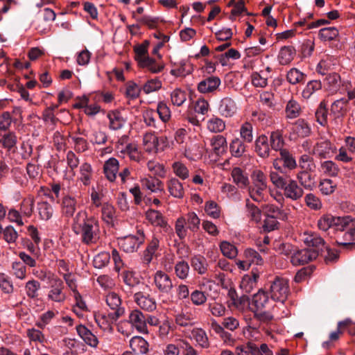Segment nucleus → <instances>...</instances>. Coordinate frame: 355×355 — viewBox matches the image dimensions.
Returning a JSON list of instances; mask_svg holds the SVG:
<instances>
[{"mask_svg": "<svg viewBox=\"0 0 355 355\" xmlns=\"http://www.w3.org/2000/svg\"><path fill=\"white\" fill-rule=\"evenodd\" d=\"M268 302V297L263 291H259L254 294L252 300L249 302V309L253 313H257L265 307L266 304Z\"/></svg>", "mask_w": 355, "mask_h": 355, "instance_id": "20", "label": "nucleus"}, {"mask_svg": "<svg viewBox=\"0 0 355 355\" xmlns=\"http://www.w3.org/2000/svg\"><path fill=\"white\" fill-rule=\"evenodd\" d=\"M293 131L300 137H308L311 133L309 125L304 119H298L293 125Z\"/></svg>", "mask_w": 355, "mask_h": 355, "instance_id": "44", "label": "nucleus"}, {"mask_svg": "<svg viewBox=\"0 0 355 355\" xmlns=\"http://www.w3.org/2000/svg\"><path fill=\"white\" fill-rule=\"evenodd\" d=\"M162 81L156 78L148 80L144 85L142 89L145 94H148L150 93L159 90L162 88Z\"/></svg>", "mask_w": 355, "mask_h": 355, "instance_id": "64", "label": "nucleus"}, {"mask_svg": "<svg viewBox=\"0 0 355 355\" xmlns=\"http://www.w3.org/2000/svg\"><path fill=\"white\" fill-rule=\"evenodd\" d=\"M174 270L176 277L184 280L189 277L190 267L187 261L182 260L175 263Z\"/></svg>", "mask_w": 355, "mask_h": 355, "instance_id": "45", "label": "nucleus"}, {"mask_svg": "<svg viewBox=\"0 0 355 355\" xmlns=\"http://www.w3.org/2000/svg\"><path fill=\"white\" fill-rule=\"evenodd\" d=\"M310 170H302L297 173L296 178L301 187L313 190L316 187L314 177L311 174Z\"/></svg>", "mask_w": 355, "mask_h": 355, "instance_id": "21", "label": "nucleus"}, {"mask_svg": "<svg viewBox=\"0 0 355 355\" xmlns=\"http://www.w3.org/2000/svg\"><path fill=\"white\" fill-rule=\"evenodd\" d=\"M280 159L283 162V166L289 170H293L297 167V162L293 155L287 150H282L279 153Z\"/></svg>", "mask_w": 355, "mask_h": 355, "instance_id": "42", "label": "nucleus"}, {"mask_svg": "<svg viewBox=\"0 0 355 355\" xmlns=\"http://www.w3.org/2000/svg\"><path fill=\"white\" fill-rule=\"evenodd\" d=\"M207 128L212 132H221L225 128V123L221 119L214 116L207 121Z\"/></svg>", "mask_w": 355, "mask_h": 355, "instance_id": "57", "label": "nucleus"}, {"mask_svg": "<svg viewBox=\"0 0 355 355\" xmlns=\"http://www.w3.org/2000/svg\"><path fill=\"white\" fill-rule=\"evenodd\" d=\"M304 242L313 251H317L318 257L326 249L329 254V249L325 246L324 239L315 232H305L304 234Z\"/></svg>", "mask_w": 355, "mask_h": 355, "instance_id": "10", "label": "nucleus"}, {"mask_svg": "<svg viewBox=\"0 0 355 355\" xmlns=\"http://www.w3.org/2000/svg\"><path fill=\"white\" fill-rule=\"evenodd\" d=\"M167 189L171 196L182 199L184 196V189L182 184L175 178H171L167 182Z\"/></svg>", "mask_w": 355, "mask_h": 355, "instance_id": "26", "label": "nucleus"}, {"mask_svg": "<svg viewBox=\"0 0 355 355\" xmlns=\"http://www.w3.org/2000/svg\"><path fill=\"white\" fill-rule=\"evenodd\" d=\"M119 169V161L114 157L109 158L104 163L103 173L106 179L110 182H114L116 180Z\"/></svg>", "mask_w": 355, "mask_h": 355, "instance_id": "15", "label": "nucleus"}, {"mask_svg": "<svg viewBox=\"0 0 355 355\" xmlns=\"http://www.w3.org/2000/svg\"><path fill=\"white\" fill-rule=\"evenodd\" d=\"M347 103L348 101L345 98L336 100L331 105V112L337 116L343 115L347 110Z\"/></svg>", "mask_w": 355, "mask_h": 355, "instance_id": "61", "label": "nucleus"}, {"mask_svg": "<svg viewBox=\"0 0 355 355\" xmlns=\"http://www.w3.org/2000/svg\"><path fill=\"white\" fill-rule=\"evenodd\" d=\"M282 189L284 190V196L292 200H299L304 195L303 188L293 179L288 180Z\"/></svg>", "mask_w": 355, "mask_h": 355, "instance_id": "14", "label": "nucleus"}, {"mask_svg": "<svg viewBox=\"0 0 355 355\" xmlns=\"http://www.w3.org/2000/svg\"><path fill=\"white\" fill-rule=\"evenodd\" d=\"M262 52L263 49L259 46L245 48V68L253 69L261 65Z\"/></svg>", "mask_w": 355, "mask_h": 355, "instance_id": "12", "label": "nucleus"}, {"mask_svg": "<svg viewBox=\"0 0 355 355\" xmlns=\"http://www.w3.org/2000/svg\"><path fill=\"white\" fill-rule=\"evenodd\" d=\"M336 153V147L329 140L318 141L312 149V154L320 159L331 158Z\"/></svg>", "mask_w": 355, "mask_h": 355, "instance_id": "7", "label": "nucleus"}, {"mask_svg": "<svg viewBox=\"0 0 355 355\" xmlns=\"http://www.w3.org/2000/svg\"><path fill=\"white\" fill-rule=\"evenodd\" d=\"M149 44L150 42L148 40H145L141 44L134 47L135 59L137 63L149 56L148 52Z\"/></svg>", "mask_w": 355, "mask_h": 355, "instance_id": "49", "label": "nucleus"}, {"mask_svg": "<svg viewBox=\"0 0 355 355\" xmlns=\"http://www.w3.org/2000/svg\"><path fill=\"white\" fill-rule=\"evenodd\" d=\"M250 178L256 187H261V189H266V176L261 170L253 168Z\"/></svg>", "mask_w": 355, "mask_h": 355, "instance_id": "40", "label": "nucleus"}, {"mask_svg": "<svg viewBox=\"0 0 355 355\" xmlns=\"http://www.w3.org/2000/svg\"><path fill=\"white\" fill-rule=\"evenodd\" d=\"M105 302L110 309L113 311L109 316L112 318V320H116L125 313V309L122 307L121 300L119 295L114 292L109 293L105 297Z\"/></svg>", "mask_w": 355, "mask_h": 355, "instance_id": "8", "label": "nucleus"}, {"mask_svg": "<svg viewBox=\"0 0 355 355\" xmlns=\"http://www.w3.org/2000/svg\"><path fill=\"white\" fill-rule=\"evenodd\" d=\"M134 300L137 304L144 310L153 311L157 308L155 300L149 295H144L141 292L134 295Z\"/></svg>", "mask_w": 355, "mask_h": 355, "instance_id": "18", "label": "nucleus"}, {"mask_svg": "<svg viewBox=\"0 0 355 355\" xmlns=\"http://www.w3.org/2000/svg\"><path fill=\"white\" fill-rule=\"evenodd\" d=\"M64 288V283L60 278H52L47 295L48 300L58 303L64 302L66 300V295L63 291Z\"/></svg>", "mask_w": 355, "mask_h": 355, "instance_id": "6", "label": "nucleus"}, {"mask_svg": "<svg viewBox=\"0 0 355 355\" xmlns=\"http://www.w3.org/2000/svg\"><path fill=\"white\" fill-rule=\"evenodd\" d=\"M205 211L208 216L216 219L220 216L221 208L216 202L209 200L205 203Z\"/></svg>", "mask_w": 355, "mask_h": 355, "instance_id": "56", "label": "nucleus"}, {"mask_svg": "<svg viewBox=\"0 0 355 355\" xmlns=\"http://www.w3.org/2000/svg\"><path fill=\"white\" fill-rule=\"evenodd\" d=\"M192 71V67L189 63L180 62L176 67L171 69V73L175 76H185Z\"/></svg>", "mask_w": 355, "mask_h": 355, "instance_id": "54", "label": "nucleus"}, {"mask_svg": "<svg viewBox=\"0 0 355 355\" xmlns=\"http://www.w3.org/2000/svg\"><path fill=\"white\" fill-rule=\"evenodd\" d=\"M0 144L4 148L10 150L17 144V137L13 132H8L2 135L0 132Z\"/></svg>", "mask_w": 355, "mask_h": 355, "instance_id": "51", "label": "nucleus"}, {"mask_svg": "<svg viewBox=\"0 0 355 355\" xmlns=\"http://www.w3.org/2000/svg\"><path fill=\"white\" fill-rule=\"evenodd\" d=\"M123 155H127L129 159L137 163L144 160V153L139 149L138 145L135 143L128 144L124 148L120 150Z\"/></svg>", "mask_w": 355, "mask_h": 355, "instance_id": "19", "label": "nucleus"}, {"mask_svg": "<svg viewBox=\"0 0 355 355\" xmlns=\"http://www.w3.org/2000/svg\"><path fill=\"white\" fill-rule=\"evenodd\" d=\"M76 331L80 337L85 341V343L92 347H96L98 344V340L96 335H94L89 329L85 325H78Z\"/></svg>", "mask_w": 355, "mask_h": 355, "instance_id": "22", "label": "nucleus"}, {"mask_svg": "<svg viewBox=\"0 0 355 355\" xmlns=\"http://www.w3.org/2000/svg\"><path fill=\"white\" fill-rule=\"evenodd\" d=\"M255 151L261 157H268L270 149L267 137L261 135L257 139L255 142Z\"/></svg>", "mask_w": 355, "mask_h": 355, "instance_id": "36", "label": "nucleus"}, {"mask_svg": "<svg viewBox=\"0 0 355 355\" xmlns=\"http://www.w3.org/2000/svg\"><path fill=\"white\" fill-rule=\"evenodd\" d=\"M111 320L112 318L109 316V315L107 316L101 313L95 315V321L96 324L103 331H112Z\"/></svg>", "mask_w": 355, "mask_h": 355, "instance_id": "52", "label": "nucleus"}, {"mask_svg": "<svg viewBox=\"0 0 355 355\" xmlns=\"http://www.w3.org/2000/svg\"><path fill=\"white\" fill-rule=\"evenodd\" d=\"M101 213L102 219L105 223L110 224L113 222V219L115 215V209L112 205L109 203H104L102 205Z\"/></svg>", "mask_w": 355, "mask_h": 355, "instance_id": "60", "label": "nucleus"}, {"mask_svg": "<svg viewBox=\"0 0 355 355\" xmlns=\"http://www.w3.org/2000/svg\"><path fill=\"white\" fill-rule=\"evenodd\" d=\"M270 143L272 149L275 151H279V153H281V150L286 149L284 148V141L283 137L278 131L272 132L271 133L270 137Z\"/></svg>", "mask_w": 355, "mask_h": 355, "instance_id": "47", "label": "nucleus"}, {"mask_svg": "<svg viewBox=\"0 0 355 355\" xmlns=\"http://www.w3.org/2000/svg\"><path fill=\"white\" fill-rule=\"evenodd\" d=\"M191 265L193 270L200 275H204L207 271L208 263L206 259L202 256H194L191 259Z\"/></svg>", "mask_w": 355, "mask_h": 355, "instance_id": "37", "label": "nucleus"}, {"mask_svg": "<svg viewBox=\"0 0 355 355\" xmlns=\"http://www.w3.org/2000/svg\"><path fill=\"white\" fill-rule=\"evenodd\" d=\"M140 68L146 69L152 73H157L161 72L164 65L163 63L156 61L155 59L148 56L137 63Z\"/></svg>", "mask_w": 355, "mask_h": 355, "instance_id": "27", "label": "nucleus"}, {"mask_svg": "<svg viewBox=\"0 0 355 355\" xmlns=\"http://www.w3.org/2000/svg\"><path fill=\"white\" fill-rule=\"evenodd\" d=\"M92 175L93 169L91 164L87 162L83 163L80 167L79 180L85 186L90 184Z\"/></svg>", "mask_w": 355, "mask_h": 355, "instance_id": "39", "label": "nucleus"}, {"mask_svg": "<svg viewBox=\"0 0 355 355\" xmlns=\"http://www.w3.org/2000/svg\"><path fill=\"white\" fill-rule=\"evenodd\" d=\"M301 106L299 103L293 98L290 99L285 107L286 117L288 119H295L301 113Z\"/></svg>", "mask_w": 355, "mask_h": 355, "instance_id": "35", "label": "nucleus"}, {"mask_svg": "<svg viewBox=\"0 0 355 355\" xmlns=\"http://www.w3.org/2000/svg\"><path fill=\"white\" fill-rule=\"evenodd\" d=\"M339 34L338 30L335 27L323 28L320 30L318 36L322 41L335 40Z\"/></svg>", "mask_w": 355, "mask_h": 355, "instance_id": "53", "label": "nucleus"}, {"mask_svg": "<svg viewBox=\"0 0 355 355\" xmlns=\"http://www.w3.org/2000/svg\"><path fill=\"white\" fill-rule=\"evenodd\" d=\"M173 173L182 180H186L189 176L187 167L180 162H175L172 164Z\"/></svg>", "mask_w": 355, "mask_h": 355, "instance_id": "63", "label": "nucleus"}, {"mask_svg": "<svg viewBox=\"0 0 355 355\" xmlns=\"http://www.w3.org/2000/svg\"><path fill=\"white\" fill-rule=\"evenodd\" d=\"M211 151L216 157L224 155L227 148V141L225 137L220 135L213 136L210 139Z\"/></svg>", "mask_w": 355, "mask_h": 355, "instance_id": "17", "label": "nucleus"}, {"mask_svg": "<svg viewBox=\"0 0 355 355\" xmlns=\"http://www.w3.org/2000/svg\"><path fill=\"white\" fill-rule=\"evenodd\" d=\"M318 257L317 251H313L309 248L294 250L291 257V263L295 266L304 265Z\"/></svg>", "mask_w": 355, "mask_h": 355, "instance_id": "9", "label": "nucleus"}, {"mask_svg": "<svg viewBox=\"0 0 355 355\" xmlns=\"http://www.w3.org/2000/svg\"><path fill=\"white\" fill-rule=\"evenodd\" d=\"M80 207V198L68 193L63 196L61 200L60 211L65 218H72Z\"/></svg>", "mask_w": 355, "mask_h": 355, "instance_id": "5", "label": "nucleus"}, {"mask_svg": "<svg viewBox=\"0 0 355 355\" xmlns=\"http://www.w3.org/2000/svg\"><path fill=\"white\" fill-rule=\"evenodd\" d=\"M159 246V239L153 236L148 243L146 249L144 252V261L148 264L151 262L153 257L155 255L156 251Z\"/></svg>", "mask_w": 355, "mask_h": 355, "instance_id": "30", "label": "nucleus"}, {"mask_svg": "<svg viewBox=\"0 0 355 355\" xmlns=\"http://www.w3.org/2000/svg\"><path fill=\"white\" fill-rule=\"evenodd\" d=\"M230 152L234 157H241L244 153V144L243 140L236 138L230 144Z\"/></svg>", "mask_w": 355, "mask_h": 355, "instance_id": "62", "label": "nucleus"}, {"mask_svg": "<svg viewBox=\"0 0 355 355\" xmlns=\"http://www.w3.org/2000/svg\"><path fill=\"white\" fill-rule=\"evenodd\" d=\"M245 212L250 219V223L258 224L261 221V211L257 206L245 202Z\"/></svg>", "mask_w": 355, "mask_h": 355, "instance_id": "33", "label": "nucleus"}, {"mask_svg": "<svg viewBox=\"0 0 355 355\" xmlns=\"http://www.w3.org/2000/svg\"><path fill=\"white\" fill-rule=\"evenodd\" d=\"M146 218L153 225L163 228L165 231L170 229V226L164 219L162 214L155 209H148L146 212Z\"/></svg>", "mask_w": 355, "mask_h": 355, "instance_id": "16", "label": "nucleus"}, {"mask_svg": "<svg viewBox=\"0 0 355 355\" xmlns=\"http://www.w3.org/2000/svg\"><path fill=\"white\" fill-rule=\"evenodd\" d=\"M295 49L293 46H283L278 55V60L281 64H289L294 58Z\"/></svg>", "mask_w": 355, "mask_h": 355, "instance_id": "34", "label": "nucleus"}, {"mask_svg": "<svg viewBox=\"0 0 355 355\" xmlns=\"http://www.w3.org/2000/svg\"><path fill=\"white\" fill-rule=\"evenodd\" d=\"M144 241V232L142 230H138L136 235H128L119 238L118 244L119 248L125 252L132 253L137 251Z\"/></svg>", "mask_w": 355, "mask_h": 355, "instance_id": "3", "label": "nucleus"}, {"mask_svg": "<svg viewBox=\"0 0 355 355\" xmlns=\"http://www.w3.org/2000/svg\"><path fill=\"white\" fill-rule=\"evenodd\" d=\"M144 148L148 153L158 152L157 136L152 132H146L144 135L143 142Z\"/></svg>", "mask_w": 355, "mask_h": 355, "instance_id": "28", "label": "nucleus"}, {"mask_svg": "<svg viewBox=\"0 0 355 355\" xmlns=\"http://www.w3.org/2000/svg\"><path fill=\"white\" fill-rule=\"evenodd\" d=\"M35 198L33 196H28L24 198L20 204V212L26 217H31L34 209Z\"/></svg>", "mask_w": 355, "mask_h": 355, "instance_id": "38", "label": "nucleus"}, {"mask_svg": "<svg viewBox=\"0 0 355 355\" xmlns=\"http://www.w3.org/2000/svg\"><path fill=\"white\" fill-rule=\"evenodd\" d=\"M130 347L136 354H144L148 352V343L141 336L132 338L130 340Z\"/></svg>", "mask_w": 355, "mask_h": 355, "instance_id": "29", "label": "nucleus"}, {"mask_svg": "<svg viewBox=\"0 0 355 355\" xmlns=\"http://www.w3.org/2000/svg\"><path fill=\"white\" fill-rule=\"evenodd\" d=\"M37 211L41 220H49L53 215L52 205L46 201H41L37 205Z\"/></svg>", "mask_w": 355, "mask_h": 355, "instance_id": "32", "label": "nucleus"}, {"mask_svg": "<svg viewBox=\"0 0 355 355\" xmlns=\"http://www.w3.org/2000/svg\"><path fill=\"white\" fill-rule=\"evenodd\" d=\"M306 75L296 68L291 69L286 75L287 80L292 85L303 83Z\"/></svg>", "mask_w": 355, "mask_h": 355, "instance_id": "50", "label": "nucleus"}, {"mask_svg": "<svg viewBox=\"0 0 355 355\" xmlns=\"http://www.w3.org/2000/svg\"><path fill=\"white\" fill-rule=\"evenodd\" d=\"M128 323L135 327L139 332L148 334L146 316L138 309L132 310L128 315Z\"/></svg>", "mask_w": 355, "mask_h": 355, "instance_id": "13", "label": "nucleus"}, {"mask_svg": "<svg viewBox=\"0 0 355 355\" xmlns=\"http://www.w3.org/2000/svg\"><path fill=\"white\" fill-rule=\"evenodd\" d=\"M352 219L350 216L335 217L333 220V227L337 231H345L349 226L352 225Z\"/></svg>", "mask_w": 355, "mask_h": 355, "instance_id": "43", "label": "nucleus"}, {"mask_svg": "<svg viewBox=\"0 0 355 355\" xmlns=\"http://www.w3.org/2000/svg\"><path fill=\"white\" fill-rule=\"evenodd\" d=\"M147 168L155 176L159 178H165L166 171L164 166L154 160H150L147 162Z\"/></svg>", "mask_w": 355, "mask_h": 355, "instance_id": "46", "label": "nucleus"}, {"mask_svg": "<svg viewBox=\"0 0 355 355\" xmlns=\"http://www.w3.org/2000/svg\"><path fill=\"white\" fill-rule=\"evenodd\" d=\"M248 263L249 267L252 264L257 266L252 268L248 274H245V293L251 292L254 288H257V281L259 278L260 270L258 266H261L263 259L260 254L252 249L245 250V263Z\"/></svg>", "mask_w": 355, "mask_h": 355, "instance_id": "2", "label": "nucleus"}, {"mask_svg": "<svg viewBox=\"0 0 355 355\" xmlns=\"http://www.w3.org/2000/svg\"><path fill=\"white\" fill-rule=\"evenodd\" d=\"M340 84V77L336 73L328 74L324 79V87L331 92L338 89Z\"/></svg>", "mask_w": 355, "mask_h": 355, "instance_id": "41", "label": "nucleus"}, {"mask_svg": "<svg viewBox=\"0 0 355 355\" xmlns=\"http://www.w3.org/2000/svg\"><path fill=\"white\" fill-rule=\"evenodd\" d=\"M306 205L311 209L319 210L322 207L320 199L313 193H307L304 197Z\"/></svg>", "mask_w": 355, "mask_h": 355, "instance_id": "58", "label": "nucleus"}, {"mask_svg": "<svg viewBox=\"0 0 355 355\" xmlns=\"http://www.w3.org/2000/svg\"><path fill=\"white\" fill-rule=\"evenodd\" d=\"M157 113L152 109L146 110L143 114L144 121L148 127L159 128V123L156 121Z\"/></svg>", "mask_w": 355, "mask_h": 355, "instance_id": "55", "label": "nucleus"}, {"mask_svg": "<svg viewBox=\"0 0 355 355\" xmlns=\"http://www.w3.org/2000/svg\"><path fill=\"white\" fill-rule=\"evenodd\" d=\"M153 282L160 293H169L173 285L170 276L162 270H157L153 277Z\"/></svg>", "mask_w": 355, "mask_h": 355, "instance_id": "11", "label": "nucleus"}, {"mask_svg": "<svg viewBox=\"0 0 355 355\" xmlns=\"http://www.w3.org/2000/svg\"><path fill=\"white\" fill-rule=\"evenodd\" d=\"M220 84V80L216 76L209 77L198 85V90L200 93H209L216 90Z\"/></svg>", "mask_w": 355, "mask_h": 355, "instance_id": "25", "label": "nucleus"}, {"mask_svg": "<svg viewBox=\"0 0 355 355\" xmlns=\"http://www.w3.org/2000/svg\"><path fill=\"white\" fill-rule=\"evenodd\" d=\"M142 189L149 190L152 193H157L164 190V184L158 178L153 177L143 178L140 180Z\"/></svg>", "mask_w": 355, "mask_h": 355, "instance_id": "23", "label": "nucleus"}, {"mask_svg": "<svg viewBox=\"0 0 355 355\" xmlns=\"http://www.w3.org/2000/svg\"><path fill=\"white\" fill-rule=\"evenodd\" d=\"M109 127L110 129L117 130L121 129L125 123V119L119 110H112L108 112Z\"/></svg>", "mask_w": 355, "mask_h": 355, "instance_id": "31", "label": "nucleus"}, {"mask_svg": "<svg viewBox=\"0 0 355 355\" xmlns=\"http://www.w3.org/2000/svg\"><path fill=\"white\" fill-rule=\"evenodd\" d=\"M72 230L76 234H80L82 243L87 245L96 244L100 239L98 219L89 217L85 210L78 211L73 217Z\"/></svg>", "mask_w": 355, "mask_h": 355, "instance_id": "1", "label": "nucleus"}, {"mask_svg": "<svg viewBox=\"0 0 355 355\" xmlns=\"http://www.w3.org/2000/svg\"><path fill=\"white\" fill-rule=\"evenodd\" d=\"M218 111L223 116L231 117L236 112L237 107L232 98L226 97L220 101Z\"/></svg>", "mask_w": 355, "mask_h": 355, "instance_id": "24", "label": "nucleus"}, {"mask_svg": "<svg viewBox=\"0 0 355 355\" xmlns=\"http://www.w3.org/2000/svg\"><path fill=\"white\" fill-rule=\"evenodd\" d=\"M192 336L200 346L207 348L209 346L208 338L204 330L196 329L192 331Z\"/></svg>", "mask_w": 355, "mask_h": 355, "instance_id": "59", "label": "nucleus"}, {"mask_svg": "<svg viewBox=\"0 0 355 355\" xmlns=\"http://www.w3.org/2000/svg\"><path fill=\"white\" fill-rule=\"evenodd\" d=\"M289 293L288 284L286 279L275 277L274 281L271 283L270 293L271 298L277 302L284 303Z\"/></svg>", "mask_w": 355, "mask_h": 355, "instance_id": "4", "label": "nucleus"}, {"mask_svg": "<svg viewBox=\"0 0 355 355\" xmlns=\"http://www.w3.org/2000/svg\"><path fill=\"white\" fill-rule=\"evenodd\" d=\"M41 288L40 283L35 279L28 281L25 284L26 294L28 297L35 299L38 296V291Z\"/></svg>", "mask_w": 355, "mask_h": 355, "instance_id": "48", "label": "nucleus"}]
</instances>
